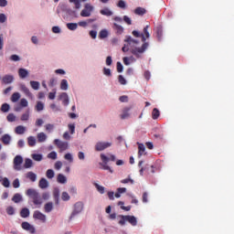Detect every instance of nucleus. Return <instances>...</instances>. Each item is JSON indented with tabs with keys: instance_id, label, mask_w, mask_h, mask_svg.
<instances>
[{
	"instance_id": "6",
	"label": "nucleus",
	"mask_w": 234,
	"mask_h": 234,
	"mask_svg": "<svg viewBox=\"0 0 234 234\" xmlns=\"http://www.w3.org/2000/svg\"><path fill=\"white\" fill-rule=\"evenodd\" d=\"M143 164H144V161H140L138 163V167H141V169L139 170L141 176H144V171H146V173H154V165H145L144 166H142Z\"/></svg>"
},
{
	"instance_id": "33",
	"label": "nucleus",
	"mask_w": 234,
	"mask_h": 234,
	"mask_svg": "<svg viewBox=\"0 0 234 234\" xmlns=\"http://www.w3.org/2000/svg\"><path fill=\"white\" fill-rule=\"evenodd\" d=\"M109 37V31L107 29H102L99 33L100 39H105V37Z\"/></svg>"
},
{
	"instance_id": "27",
	"label": "nucleus",
	"mask_w": 234,
	"mask_h": 234,
	"mask_svg": "<svg viewBox=\"0 0 234 234\" xmlns=\"http://www.w3.org/2000/svg\"><path fill=\"white\" fill-rule=\"evenodd\" d=\"M12 200L15 202V204H19V202H23V197L21 196V194L16 193L12 197Z\"/></svg>"
},
{
	"instance_id": "60",
	"label": "nucleus",
	"mask_w": 234,
	"mask_h": 234,
	"mask_svg": "<svg viewBox=\"0 0 234 234\" xmlns=\"http://www.w3.org/2000/svg\"><path fill=\"white\" fill-rule=\"evenodd\" d=\"M62 166H63V163H61V161H57L55 163V169H57L58 171H59V169H61Z\"/></svg>"
},
{
	"instance_id": "49",
	"label": "nucleus",
	"mask_w": 234,
	"mask_h": 234,
	"mask_svg": "<svg viewBox=\"0 0 234 234\" xmlns=\"http://www.w3.org/2000/svg\"><path fill=\"white\" fill-rule=\"evenodd\" d=\"M94 186H95L97 191H99L101 193V195H103V193H105V186H101L98 183H95Z\"/></svg>"
},
{
	"instance_id": "40",
	"label": "nucleus",
	"mask_w": 234,
	"mask_h": 234,
	"mask_svg": "<svg viewBox=\"0 0 234 234\" xmlns=\"http://www.w3.org/2000/svg\"><path fill=\"white\" fill-rule=\"evenodd\" d=\"M0 111L2 112H8V111H10V104H8V103H3L2 104V106H1V108H0Z\"/></svg>"
},
{
	"instance_id": "56",
	"label": "nucleus",
	"mask_w": 234,
	"mask_h": 234,
	"mask_svg": "<svg viewBox=\"0 0 234 234\" xmlns=\"http://www.w3.org/2000/svg\"><path fill=\"white\" fill-rule=\"evenodd\" d=\"M68 127L70 131V134H74L76 133V124H69Z\"/></svg>"
},
{
	"instance_id": "9",
	"label": "nucleus",
	"mask_w": 234,
	"mask_h": 234,
	"mask_svg": "<svg viewBox=\"0 0 234 234\" xmlns=\"http://www.w3.org/2000/svg\"><path fill=\"white\" fill-rule=\"evenodd\" d=\"M54 144L59 149L60 153H63V151H67V149H69L68 142H63V141H59V139H55Z\"/></svg>"
},
{
	"instance_id": "47",
	"label": "nucleus",
	"mask_w": 234,
	"mask_h": 234,
	"mask_svg": "<svg viewBox=\"0 0 234 234\" xmlns=\"http://www.w3.org/2000/svg\"><path fill=\"white\" fill-rule=\"evenodd\" d=\"M138 149V157L140 158V156H143L144 153H145V146L144 144H139Z\"/></svg>"
},
{
	"instance_id": "11",
	"label": "nucleus",
	"mask_w": 234,
	"mask_h": 234,
	"mask_svg": "<svg viewBox=\"0 0 234 234\" xmlns=\"http://www.w3.org/2000/svg\"><path fill=\"white\" fill-rule=\"evenodd\" d=\"M33 218L40 220L41 222H47V216L39 210H36L33 214Z\"/></svg>"
},
{
	"instance_id": "3",
	"label": "nucleus",
	"mask_w": 234,
	"mask_h": 234,
	"mask_svg": "<svg viewBox=\"0 0 234 234\" xmlns=\"http://www.w3.org/2000/svg\"><path fill=\"white\" fill-rule=\"evenodd\" d=\"M101 159L102 161V163L101 164L102 169H104L105 171H110V173H113V171L111 169V166L107 165V164H109V160H111L112 162H115L116 156L114 154H111L109 158L104 154H101Z\"/></svg>"
},
{
	"instance_id": "54",
	"label": "nucleus",
	"mask_w": 234,
	"mask_h": 234,
	"mask_svg": "<svg viewBox=\"0 0 234 234\" xmlns=\"http://www.w3.org/2000/svg\"><path fill=\"white\" fill-rule=\"evenodd\" d=\"M118 80L121 85H127V80L122 75H119Z\"/></svg>"
},
{
	"instance_id": "10",
	"label": "nucleus",
	"mask_w": 234,
	"mask_h": 234,
	"mask_svg": "<svg viewBox=\"0 0 234 234\" xmlns=\"http://www.w3.org/2000/svg\"><path fill=\"white\" fill-rule=\"evenodd\" d=\"M111 145H112V143L99 142L95 145V151H105V149H108Z\"/></svg>"
},
{
	"instance_id": "16",
	"label": "nucleus",
	"mask_w": 234,
	"mask_h": 234,
	"mask_svg": "<svg viewBox=\"0 0 234 234\" xmlns=\"http://www.w3.org/2000/svg\"><path fill=\"white\" fill-rule=\"evenodd\" d=\"M94 21H96V18H89L86 21H80L77 25L82 27V28H87V27L90 25V23H94Z\"/></svg>"
},
{
	"instance_id": "50",
	"label": "nucleus",
	"mask_w": 234,
	"mask_h": 234,
	"mask_svg": "<svg viewBox=\"0 0 234 234\" xmlns=\"http://www.w3.org/2000/svg\"><path fill=\"white\" fill-rule=\"evenodd\" d=\"M6 213L7 215H10V216L15 215L16 209L14 208V207L9 206L6 207Z\"/></svg>"
},
{
	"instance_id": "17",
	"label": "nucleus",
	"mask_w": 234,
	"mask_h": 234,
	"mask_svg": "<svg viewBox=\"0 0 234 234\" xmlns=\"http://www.w3.org/2000/svg\"><path fill=\"white\" fill-rule=\"evenodd\" d=\"M20 90H22V92H24L27 98H32V92H30V90L27 87V85L22 84L20 86Z\"/></svg>"
},
{
	"instance_id": "7",
	"label": "nucleus",
	"mask_w": 234,
	"mask_h": 234,
	"mask_svg": "<svg viewBox=\"0 0 234 234\" xmlns=\"http://www.w3.org/2000/svg\"><path fill=\"white\" fill-rule=\"evenodd\" d=\"M92 10H94V6L90 5V4H86L84 9L80 12L81 17H90Z\"/></svg>"
},
{
	"instance_id": "15",
	"label": "nucleus",
	"mask_w": 234,
	"mask_h": 234,
	"mask_svg": "<svg viewBox=\"0 0 234 234\" xmlns=\"http://www.w3.org/2000/svg\"><path fill=\"white\" fill-rule=\"evenodd\" d=\"M2 83L4 85H10V83H14V76L13 75H5L2 78Z\"/></svg>"
},
{
	"instance_id": "62",
	"label": "nucleus",
	"mask_w": 234,
	"mask_h": 234,
	"mask_svg": "<svg viewBox=\"0 0 234 234\" xmlns=\"http://www.w3.org/2000/svg\"><path fill=\"white\" fill-rule=\"evenodd\" d=\"M19 186H20V183H19V179H15L14 181H13V187H15V189H17V187H19Z\"/></svg>"
},
{
	"instance_id": "34",
	"label": "nucleus",
	"mask_w": 234,
	"mask_h": 234,
	"mask_svg": "<svg viewBox=\"0 0 234 234\" xmlns=\"http://www.w3.org/2000/svg\"><path fill=\"white\" fill-rule=\"evenodd\" d=\"M34 163L32 162V159L27 158L25 160L24 167L25 169H30V167H32Z\"/></svg>"
},
{
	"instance_id": "41",
	"label": "nucleus",
	"mask_w": 234,
	"mask_h": 234,
	"mask_svg": "<svg viewBox=\"0 0 234 234\" xmlns=\"http://www.w3.org/2000/svg\"><path fill=\"white\" fill-rule=\"evenodd\" d=\"M60 89L61 90H67V89H69V82L67 81V80L64 79L61 80Z\"/></svg>"
},
{
	"instance_id": "20",
	"label": "nucleus",
	"mask_w": 234,
	"mask_h": 234,
	"mask_svg": "<svg viewBox=\"0 0 234 234\" xmlns=\"http://www.w3.org/2000/svg\"><path fill=\"white\" fill-rule=\"evenodd\" d=\"M38 186H39L40 189H47V187H48V181L42 177L39 180Z\"/></svg>"
},
{
	"instance_id": "63",
	"label": "nucleus",
	"mask_w": 234,
	"mask_h": 234,
	"mask_svg": "<svg viewBox=\"0 0 234 234\" xmlns=\"http://www.w3.org/2000/svg\"><path fill=\"white\" fill-rule=\"evenodd\" d=\"M103 74L105 76H112V73L111 72V69H107V68H104L103 69Z\"/></svg>"
},
{
	"instance_id": "57",
	"label": "nucleus",
	"mask_w": 234,
	"mask_h": 234,
	"mask_svg": "<svg viewBox=\"0 0 234 234\" xmlns=\"http://www.w3.org/2000/svg\"><path fill=\"white\" fill-rule=\"evenodd\" d=\"M2 186H4V187H10V181L6 177H5L3 179Z\"/></svg>"
},
{
	"instance_id": "30",
	"label": "nucleus",
	"mask_w": 234,
	"mask_h": 234,
	"mask_svg": "<svg viewBox=\"0 0 234 234\" xmlns=\"http://www.w3.org/2000/svg\"><path fill=\"white\" fill-rule=\"evenodd\" d=\"M27 178H28L31 182H36V180H37V176L34 172H28L27 174Z\"/></svg>"
},
{
	"instance_id": "28",
	"label": "nucleus",
	"mask_w": 234,
	"mask_h": 234,
	"mask_svg": "<svg viewBox=\"0 0 234 234\" xmlns=\"http://www.w3.org/2000/svg\"><path fill=\"white\" fill-rule=\"evenodd\" d=\"M52 209H54V205L52 204V202H48V203L45 204V206H44L45 213H50V211H52Z\"/></svg>"
},
{
	"instance_id": "29",
	"label": "nucleus",
	"mask_w": 234,
	"mask_h": 234,
	"mask_svg": "<svg viewBox=\"0 0 234 234\" xmlns=\"http://www.w3.org/2000/svg\"><path fill=\"white\" fill-rule=\"evenodd\" d=\"M53 197L55 198V203L59 204V188H55L53 191Z\"/></svg>"
},
{
	"instance_id": "1",
	"label": "nucleus",
	"mask_w": 234,
	"mask_h": 234,
	"mask_svg": "<svg viewBox=\"0 0 234 234\" xmlns=\"http://www.w3.org/2000/svg\"><path fill=\"white\" fill-rule=\"evenodd\" d=\"M148 30H149V26H145L144 27L143 33H140L139 31H136V30H133L132 32L134 37H142V41L144 43L141 48H133L131 50V53L133 56H135V58H137L138 59H140L144 52H145L147 48H149V42H145L147 41V39H149V37H151V35L149 34Z\"/></svg>"
},
{
	"instance_id": "43",
	"label": "nucleus",
	"mask_w": 234,
	"mask_h": 234,
	"mask_svg": "<svg viewBox=\"0 0 234 234\" xmlns=\"http://www.w3.org/2000/svg\"><path fill=\"white\" fill-rule=\"evenodd\" d=\"M67 28L69 30H77L78 29V23H68L67 24Z\"/></svg>"
},
{
	"instance_id": "18",
	"label": "nucleus",
	"mask_w": 234,
	"mask_h": 234,
	"mask_svg": "<svg viewBox=\"0 0 234 234\" xmlns=\"http://www.w3.org/2000/svg\"><path fill=\"white\" fill-rule=\"evenodd\" d=\"M16 134H25L27 133V127L23 125H18L15 128Z\"/></svg>"
},
{
	"instance_id": "44",
	"label": "nucleus",
	"mask_w": 234,
	"mask_h": 234,
	"mask_svg": "<svg viewBox=\"0 0 234 234\" xmlns=\"http://www.w3.org/2000/svg\"><path fill=\"white\" fill-rule=\"evenodd\" d=\"M32 158L35 162H41L43 160V155L40 154H33Z\"/></svg>"
},
{
	"instance_id": "37",
	"label": "nucleus",
	"mask_w": 234,
	"mask_h": 234,
	"mask_svg": "<svg viewBox=\"0 0 234 234\" xmlns=\"http://www.w3.org/2000/svg\"><path fill=\"white\" fill-rule=\"evenodd\" d=\"M19 98H21V94H19V92H15L11 96V101H13V103H16V101H19Z\"/></svg>"
},
{
	"instance_id": "46",
	"label": "nucleus",
	"mask_w": 234,
	"mask_h": 234,
	"mask_svg": "<svg viewBox=\"0 0 234 234\" xmlns=\"http://www.w3.org/2000/svg\"><path fill=\"white\" fill-rule=\"evenodd\" d=\"M30 86L34 89V90H39V82L38 81L31 80Z\"/></svg>"
},
{
	"instance_id": "45",
	"label": "nucleus",
	"mask_w": 234,
	"mask_h": 234,
	"mask_svg": "<svg viewBox=\"0 0 234 234\" xmlns=\"http://www.w3.org/2000/svg\"><path fill=\"white\" fill-rule=\"evenodd\" d=\"M55 175L56 174L54 173V170H52V169H48L46 172V176H47V178H49V179L54 178Z\"/></svg>"
},
{
	"instance_id": "58",
	"label": "nucleus",
	"mask_w": 234,
	"mask_h": 234,
	"mask_svg": "<svg viewBox=\"0 0 234 234\" xmlns=\"http://www.w3.org/2000/svg\"><path fill=\"white\" fill-rule=\"evenodd\" d=\"M20 106L25 108V107H28V101H27V99H21L20 100Z\"/></svg>"
},
{
	"instance_id": "4",
	"label": "nucleus",
	"mask_w": 234,
	"mask_h": 234,
	"mask_svg": "<svg viewBox=\"0 0 234 234\" xmlns=\"http://www.w3.org/2000/svg\"><path fill=\"white\" fill-rule=\"evenodd\" d=\"M119 218H121L119 220L120 226H125L126 222H129V224H131V226H136L138 224V220H136V218L134 216L121 215V216H119Z\"/></svg>"
},
{
	"instance_id": "8",
	"label": "nucleus",
	"mask_w": 234,
	"mask_h": 234,
	"mask_svg": "<svg viewBox=\"0 0 234 234\" xmlns=\"http://www.w3.org/2000/svg\"><path fill=\"white\" fill-rule=\"evenodd\" d=\"M83 211V203L82 202H77L74 205L73 212L71 213V216L69 217V220H72V218L76 215H80Z\"/></svg>"
},
{
	"instance_id": "53",
	"label": "nucleus",
	"mask_w": 234,
	"mask_h": 234,
	"mask_svg": "<svg viewBox=\"0 0 234 234\" xmlns=\"http://www.w3.org/2000/svg\"><path fill=\"white\" fill-rule=\"evenodd\" d=\"M119 101L122 103H127V101H129V97L127 95H122L119 98Z\"/></svg>"
},
{
	"instance_id": "35",
	"label": "nucleus",
	"mask_w": 234,
	"mask_h": 234,
	"mask_svg": "<svg viewBox=\"0 0 234 234\" xmlns=\"http://www.w3.org/2000/svg\"><path fill=\"white\" fill-rule=\"evenodd\" d=\"M146 10L144 7H137L134 10V14H136V16H144L145 14Z\"/></svg>"
},
{
	"instance_id": "64",
	"label": "nucleus",
	"mask_w": 234,
	"mask_h": 234,
	"mask_svg": "<svg viewBox=\"0 0 234 234\" xmlns=\"http://www.w3.org/2000/svg\"><path fill=\"white\" fill-rule=\"evenodd\" d=\"M10 59H11V61H20L21 58L17 55H12L10 57Z\"/></svg>"
},
{
	"instance_id": "61",
	"label": "nucleus",
	"mask_w": 234,
	"mask_h": 234,
	"mask_svg": "<svg viewBox=\"0 0 234 234\" xmlns=\"http://www.w3.org/2000/svg\"><path fill=\"white\" fill-rule=\"evenodd\" d=\"M117 6H118L119 8H125V6H126L125 1L120 0V1L118 2V4H117Z\"/></svg>"
},
{
	"instance_id": "48",
	"label": "nucleus",
	"mask_w": 234,
	"mask_h": 234,
	"mask_svg": "<svg viewBox=\"0 0 234 234\" xmlns=\"http://www.w3.org/2000/svg\"><path fill=\"white\" fill-rule=\"evenodd\" d=\"M61 199H62L64 202H69V200H70V196L69 195L68 192H62V194H61Z\"/></svg>"
},
{
	"instance_id": "59",
	"label": "nucleus",
	"mask_w": 234,
	"mask_h": 234,
	"mask_svg": "<svg viewBox=\"0 0 234 234\" xmlns=\"http://www.w3.org/2000/svg\"><path fill=\"white\" fill-rule=\"evenodd\" d=\"M46 131L48 133H52V131H54V124H50V123L46 124Z\"/></svg>"
},
{
	"instance_id": "12",
	"label": "nucleus",
	"mask_w": 234,
	"mask_h": 234,
	"mask_svg": "<svg viewBox=\"0 0 234 234\" xmlns=\"http://www.w3.org/2000/svg\"><path fill=\"white\" fill-rule=\"evenodd\" d=\"M21 164H23V157L21 155H16L14 158V167L16 171H21Z\"/></svg>"
},
{
	"instance_id": "36",
	"label": "nucleus",
	"mask_w": 234,
	"mask_h": 234,
	"mask_svg": "<svg viewBox=\"0 0 234 234\" xmlns=\"http://www.w3.org/2000/svg\"><path fill=\"white\" fill-rule=\"evenodd\" d=\"M27 144L29 147H34L36 145V137L34 136L27 137Z\"/></svg>"
},
{
	"instance_id": "42",
	"label": "nucleus",
	"mask_w": 234,
	"mask_h": 234,
	"mask_svg": "<svg viewBox=\"0 0 234 234\" xmlns=\"http://www.w3.org/2000/svg\"><path fill=\"white\" fill-rule=\"evenodd\" d=\"M69 1L75 5L76 10H80L81 8V0H69Z\"/></svg>"
},
{
	"instance_id": "39",
	"label": "nucleus",
	"mask_w": 234,
	"mask_h": 234,
	"mask_svg": "<svg viewBox=\"0 0 234 234\" xmlns=\"http://www.w3.org/2000/svg\"><path fill=\"white\" fill-rule=\"evenodd\" d=\"M44 109H45V104L41 101H37L36 105V111L37 112H41V111H43Z\"/></svg>"
},
{
	"instance_id": "52",
	"label": "nucleus",
	"mask_w": 234,
	"mask_h": 234,
	"mask_svg": "<svg viewBox=\"0 0 234 234\" xmlns=\"http://www.w3.org/2000/svg\"><path fill=\"white\" fill-rule=\"evenodd\" d=\"M65 160H68V162H69L70 164H72V162H74V158L72 157V154H66L64 155Z\"/></svg>"
},
{
	"instance_id": "55",
	"label": "nucleus",
	"mask_w": 234,
	"mask_h": 234,
	"mask_svg": "<svg viewBox=\"0 0 234 234\" xmlns=\"http://www.w3.org/2000/svg\"><path fill=\"white\" fill-rule=\"evenodd\" d=\"M7 122H16V115L14 113H9L6 117Z\"/></svg>"
},
{
	"instance_id": "19",
	"label": "nucleus",
	"mask_w": 234,
	"mask_h": 234,
	"mask_svg": "<svg viewBox=\"0 0 234 234\" xmlns=\"http://www.w3.org/2000/svg\"><path fill=\"white\" fill-rule=\"evenodd\" d=\"M129 111H131V108L129 107L123 108L122 114L120 115L121 120H127V118H129L130 116Z\"/></svg>"
},
{
	"instance_id": "26",
	"label": "nucleus",
	"mask_w": 234,
	"mask_h": 234,
	"mask_svg": "<svg viewBox=\"0 0 234 234\" xmlns=\"http://www.w3.org/2000/svg\"><path fill=\"white\" fill-rule=\"evenodd\" d=\"M18 76L19 78H21L22 80L27 78V76H28V70L23 69V68H20L18 69Z\"/></svg>"
},
{
	"instance_id": "14",
	"label": "nucleus",
	"mask_w": 234,
	"mask_h": 234,
	"mask_svg": "<svg viewBox=\"0 0 234 234\" xmlns=\"http://www.w3.org/2000/svg\"><path fill=\"white\" fill-rule=\"evenodd\" d=\"M155 34L158 41H162V37L164 36V27L162 25H159L155 27Z\"/></svg>"
},
{
	"instance_id": "23",
	"label": "nucleus",
	"mask_w": 234,
	"mask_h": 234,
	"mask_svg": "<svg viewBox=\"0 0 234 234\" xmlns=\"http://www.w3.org/2000/svg\"><path fill=\"white\" fill-rule=\"evenodd\" d=\"M100 14H101V16H106L107 17H111V16H112V11H111L109 7H105L100 11Z\"/></svg>"
},
{
	"instance_id": "13",
	"label": "nucleus",
	"mask_w": 234,
	"mask_h": 234,
	"mask_svg": "<svg viewBox=\"0 0 234 234\" xmlns=\"http://www.w3.org/2000/svg\"><path fill=\"white\" fill-rule=\"evenodd\" d=\"M0 142H2L4 145H10V143L12 142V136H10L8 133H5L1 137Z\"/></svg>"
},
{
	"instance_id": "5",
	"label": "nucleus",
	"mask_w": 234,
	"mask_h": 234,
	"mask_svg": "<svg viewBox=\"0 0 234 234\" xmlns=\"http://www.w3.org/2000/svg\"><path fill=\"white\" fill-rule=\"evenodd\" d=\"M124 42L127 44H124L122 50V52H129V47H136L138 45V40L133 38L131 36H127L124 39Z\"/></svg>"
},
{
	"instance_id": "21",
	"label": "nucleus",
	"mask_w": 234,
	"mask_h": 234,
	"mask_svg": "<svg viewBox=\"0 0 234 234\" xmlns=\"http://www.w3.org/2000/svg\"><path fill=\"white\" fill-rule=\"evenodd\" d=\"M113 30L116 31V34H118L119 36L123 34V27L118 25L117 23L113 24Z\"/></svg>"
},
{
	"instance_id": "31",
	"label": "nucleus",
	"mask_w": 234,
	"mask_h": 234,
	"mask_svg": "<svg viewBox=\"0 0 234 234\" xmlns=\"http://www.w3.org/2000/svg\"><path fill=\"white\" fill-rule=\"evenodd\" d=\"M60 100H62L63 105H69V95L65 92H63L60 95Z\"/></svg>"
},
{
	"instance_id": "32",
	"label": "nucleus",
	"mask_w": 234,
	"mask_h": 234,
	"mask_svg": "<svg viewBox=\"0 0 234 234\" xmlns=\"http://www.w3.org/2000/svg\"><path fill=\"white\" fill-rule=\"evenodd\" d=\"M153 120H158L160 118V111L157 108H154L152 112Z\"/></svg>"
},
{
	"instance_id": "24",
	"label": "nucleus",
	"mask_w": 234,
	"mask_h": 234,
	"mask_svg": "<svg viewBox=\"0 0 234 234\" xmlns=\"http://www.w3.org/2000/svg\"><path fill=\"white\" fill-rule=\"evenodd\" d=\"M37 142L39 144H43V142L47 141V134H45V133H43V132L39 133H37Z\"/></svg>"
},
{
	"instance_id": "38",
	"label": "nucleus",
	"mask_w": 234,
	"mask_h": 234,
	"mask_svg": "<svg viewBox=\"0 0 234 234\" xmlns=\"http://www.w3.org/2000/svg\"><path fill=\"white\" fill-rule=\"evenodd\" d=\"M30 118V111H27L24 114H22L20 120L21 122H28V119Z\"/></svg>"
},
{
	"instance_id": "25",
	"label": "nucleus",
	"mask_w": 234,
	"mask_h": 234,
	"mask_svg": "<svg viewBox=\"0 0 234 234\" xmlns=\"http://www.w3.org/2000/svg\"><path fill=\"white\" fill-rule=\"evenodd\" d=\"M57 182L58 184H67V176H65L63 174H58L57 176Z\"/></svg>"
},
{
	"instance_id": "22",
	"label": "nucleus",
	"mask_w": 234,
	"mask_h": 234,
	"mask_svg": "<svg viewBox=\"0 0 234 234\" xmlns=\"http://www.w3.org/2000/svg\"><path fill=\"white\" fill-rule=\"evenodd\" d=\"M20 217H22V218H27V217H30V210L27 207L22 208L20 211Z\"/></svg>"
},
{
	"instance_id": "51",
	"label": "nucleus",
	"mask_w": 234,
	"mask_h": 234,
	"mask_svg": "<svg viewBox=\"0 0 234 234\" xmlns=\"http://www.w3.org/2000/svg\"><path fill=\"white\" fill-rule=\"evenodd\" d=\"M48 158H50V160H57L58 159V153L51 152L48 154Z\"/></svg>"
},
{
	"instance_id": "2",
	"label": "nucleus",
	"mask_w": 234,
	"mask_h": 234,
	"mask_svg": "<svg viewBox=\"0 0 234 234\" xmlns=\"http://www.w3.org/2000/svg\"><path fill=\"white\" fill-rule=\"evenodd\" d=\"M27 196L29 197V198H32L35 206H41V204H43V199H41V196H39V193H37L36 189L34 188L27 189Z\"/></svg>"
}]
</instances>
